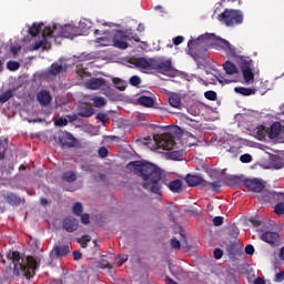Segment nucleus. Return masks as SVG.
<instances>
[{
	"mask_svg": "<svg viewBox=\"0 0 284 284\" xmlns=\"http://www.w3.org/2000/svg\"><path fill=\"white\" fill-rule=\"evenodd\" d=\"M126 168L130 172H134V174L141 176L144 181L143 187L145 190L153 192V194H161V169L145 161L130 162Z\"/></svg>",
	"mask_w": 284,
	"mask_h": 284,
	"instance_id": "obj_1",
	"label": "nucleus"
},
{
	"mask_svg": "<svg viewBox=\"0 0 284 284\" xmlns=\"http://www.w3.org/2000/svg\"><path fill=\"white\" fill-rule=\"evenodd\" d=\"M8 261L12 266V278L24 276L26 278H32L37 274V260L32 256L23 258L18 251H9L7 254Z\"/></svg>",
	"mask_w": 284,
	"mask_h": 284,
	"instance_id": "obj_2",
	"label": "nucleus"
},
{
	"mask_svg": "<svg viewBox=\"0 0 284 284\" xmlns=\"http://www.w3.org/2000/svg\"><path fill=\"white\" fill-rule=\"evenodd\" d=\"M181 132L179 126H173L166 133L153 136L154 146H149L151 150H166L169 159L172 161H181L183 152L176 150L174 135Z\"/></svg>",
	"mask_w": 284,
	"mask_h": 284,
	"instance_id": "obj_3",
	"label": "nucleus"
},
{
	"mask_svg": "<svg viewBox=\"0 0 284 284\" xmlns=\"http://www.w3.org/2000/svg\"><path fill=\"white\" fill-rule=\"evenodd\" d=\"M131 63L142 70H158L165 77H176L179 72L172 68V61L161 59L134 58Z\"/></svg>",
	"mask_w": 284,
	"mask_h": 284,
	"instance_id": "obj_4",
	"label": "nucleus"
},
{
	"mask_svg": "<svg viewBox=\"0 0 284 284\" xmlns=\"http://www.w3.org/2000/svg\"><path fill=\"white\" fill-rule=\"evenodd\" d=\"M192 45H207L215 48V50H224L226 54L234 57L236 54V49L227 40L216 37L214 33H206L201 36L197 40H190L189 48Z\"/></svg>",
	"mask_w": 284,
	"mask_h": 284,
	"instance_id": "obj_5",
	"label": "nucleus"
},
{
	"mask_svg": "<svg viewBox=\"0 0 284 284\" xmlns=\"http://www.w3.org/2000/svg\"><path fill=\"white\" fill-rule=\"evenodd\" d=\"M77 74L80 81L84 83V88H87V90H100V88H103V85H105V80H103V78L90 79L92 74L90 73V71H88V69L80 67L77 70Z\"/></svg>",
	"mask_w": 284,
	"mask_h": 284,
	"instance_id": "obj_6",
	"label": "nucleus"
},
{
	"mask_svg": "<svg viewBox=\"0 0 284 284\" xmlns=\"http://www.w3.org/2000/svg\"><path fill=\"white\" fill-rule=\"evenodd\" d=\"M219 21L229 27L239 26V23H243V13H241L239 10L226 9L219 16Z\"/></svg>",
	"mask_w": 284,
	"mask_h": 284,
	"instance_id": "obj_7",
	"label": "nucleus"
},
{
	"mask_svg": "<svg viewBox=\"0 0 284 284\" xmlns=\"http://www.w3.org/2000/svg\"><path fill=\"white\" fill-rule=\"evenodd\" d=\"M54 32H57V27L50 28V27H44L43 32H42V40L37 41L32 50H39L40 48H43L45 50L48 48V37H54Z\"/></svg>",
	"mask_w": 284,
	"mask_h": 284,
	"instance_id": "obj_8",
	"label": "nucleus"
},
{
	"mask_svg": "<svg viewBox=\"0 0 284 284\" xmlns=\"http://www.w3.org/2000/svg\"><path fill=\"white\" fill-rule=\"evenodd\" d=\"M172 250H187V240L185 239V233L180 229V232L171 240Z\"/></svg>",
	"mask_w": 284,
	"mask_h": 284,
	"instance_id": "obj_9",
	"label": "nucleus"
},
{
	"mask_svg": "<svg viewBox=\"0 0 284 284\" xmlns=\"http://www.w3.org/2000/svg\"><path fill=\"white\" fill-rule=\"evenodd\" d=\"M54 141H58L62 148H72V134L65 131H59L54 136Z\"/></svg>",
	"mask_w": 284,
	"mask_h": 284,
	"instance_id": "obj_10",
	"label": "nucleus"
},
{
	"mask_svg": "<svg viewBox=\"0 0 284 284\" xmlns=\"http://www.w3.org/2000/svg\"><path fill=\"white\" fill-rule=\"evenodd\" d=\"M130 38L125 36L123 32L118 31L113 38L114 48H119L120 50H128V45Z\"/></svg>",
	"mask_w": 284,
	"mask_h": 284,
	"instance_id": "obj_11",
	"label": "nucleus"
},
{
	"mask_svg": "<svg viewBox=\"0 0 284 284\" xmlns=\"http://www.w3.org/2000/svg\"><path fill=\"white\" fill-rule=\"evenodd\" d=\"M268 139H277V141H283L284 125H281L278 122L273 123L268 130Z\"/></svg>",
	"mask_w": 284,
	"mask_h": 284,
	"instance_id": "obj_12",
	"label": "nucleus"
},
{
	"mask_svg": "<svg viewBox=\"0 0 284 284\" xmlns=\"http://www.w3.org/2000/svg\"><path fill=\"white\" fill-rule=\"evenodd\" d=\"M241 70L243 73L244 83H246V85H251V83H254V73L252 72V64H250V62H244L241 64Z\"/></svg>",
	"mask_w": 284,
	"mask_h": 284,
	"instance_id": "obj_13",
	"label": "nucleus"
},
{
	"mask_svg": "<svg viewBox=\"0 0 284 284\" xmlns=\"http://www.w3.org/2000/svg\"><path fill=\"white\" fill-rule=\"evenodd\" d=\"M68 254H70L69 245H54L51 251V256H54L55 258H63V256H67Z\"/></svg>",
	"mask_w": 284,
	"mask_h": 284,
	"instance_id": "obj_14",
	"label": "nucleus"
},
{
	"mask_svg": "<svg viewBox=\"0 0 284 284\" xmlns=\"http://www.w3.org/2000/svg\"><path fill=\"white\" fill-rule=\"evenodd\" d=\"M248 190L252 192H263L265 184L261 180H250L246 182Z\"/></svg>",
	"mask_w": 284,
	"mask_h": 284,
	"instance_id": "obj_15",
	"label": "nucleus"
},
{
	"mask_svg": "<svg viewBox=\"0 0 284 284\" xmlns=\"http://www.w3.org/2000/svg\"><path fill=\"white\" fill-rule=\"evenodd\" d=\"M261 239L264 241V243H268V245H274V243L278 241V233L265 232L261 235Z\"/></svg>",
	"mask_w": 284,
	"mask_h": 284,
	"instance_id": "obj_16",
	"label": "nucleus"
},
{
	"mask_svg": "<svg viewBox=\"0 0 284 284\" xmlns=\"http://www.w3.org/2000/svg\"><path fill=\"white\" fill-rule=\"evenodd\" d=\"M172 275L176 278V281H185L187 274L183 272V268L176 266V265H171L170 266Z\"/></svg>",
	"mask_w": 284,
	"mask_h": 284,
	"instance_id": "obj_17",
	"label": "nucleus"
},
{
	"mask_svg": "<svg viewBox=\"0 0 284 284\" xmlns=\"http://www.w3.org/2000/svg\"><path fill=\"white\" fill-rule=\"evenodd\" d=\"M37 99L40 105H50L52 101V97H50V92L48 91H40L37 95Z\"/></svg>",
	"mask_w": 284,
	"mask_h": 284,
	"instance_id": "obj_18",
	"label": "nucleus"
},
{
	"mask_svg": "<svg viewBox=\"0 0 284 284\" xmlns=\"http://www.w3.org/2000/svg\"><path fill=\"white\" fill-rule=\"evenodd\" d=\"M186 183L191 187H194L196 185H201V183H203V185H205V181H203V178H201L199 175H189L186 178Z\"/></svg>",
	"mask_w": 284,
	"mask_h": 284,
	"instance_id": "obj_19",
	"label": "nucleus"
},
{
	"mask_svg": "<svg viewBox=\"0 0 284 284\" xmlns=\"http://www.w3.org/2000/svg\"><path fill=\"white\" fill-rule=\"evenodd\" d=\"M4 201L9 203V205H21V197L14 193H7L4 196Z\"/></svg>",
	"mask_w": 284,
	"mask_h": 284,
	"instance_id": "obj_20",
	"label": "nucleus"
},
{
	"mask_svg": "<svg viewBox=\"0 0 284 284\" xmlns=\"http://www.w3.org/2000/svg\"><path fill=\"white\" fill-rule=\"evenodd\" d=\"M61 72H63V65L59 64V62H53L47 70V73L51 74V77H57V74H61Z\"/></svg>",
	"mask_w": 284,
	"mask_h": 284,
	"instance_id": "obj_21",
	"label": "nucleus"
},
{
	"mask_svg": "<svg viewBox=\"0 0 284 284\" xmlns=\"http://www.w3.org/2000/svg\"><path fill=\"white\" fill-rule=\"evenodd\" d=\"M169 103L172 108H181V95L179 93L169 94Z\"/></svg>",
	"mask_w": 284,
	"mask_h": 284,
	"instance_id": "obj_22",
	"label": "nucleus"
},
{
	"mask_svg": "<svg viewBox=\"0 0 284 284\" xmlns=\"http://www.w3.org/2000/svg\"><path fill=\"white\" fill-rule=\"evenodd\" d=\"M43 30H45V26L43 23H33L31 28H29V34L31 37H37L39 32L43 33Z\"/></svg>",
	"mask_w": 284,
	"mask_h": 284,
	"instance_id": "obj_23",
	"label": "nucleus"
},
{
	"mask_svg": "<svg viewBox=\"0 0 284 284\" xmlns=\"http://www.w3.org/2000/svg\"><path fill=\"white\" fill-rule=\"evenodd\" d=\"M255 138L258 139V141H263L265 136H270V130L265 129V126H257L254 131Z\"/></svg>",
	"mask_w": 284,
	"mask_h": 284,
	"instance_id": "obj_24",
	"label": "nucleus"
},
{
	"mask_svg": "<svg viewBox=\"0 0 284 284\" xmlns=\"http://www.w3.org/2000/svg\"><path fill=\"white\" fill-rule=\"evenodd\" d=\"M223 69L226 72V74L232 75V74H239V69L236 65L230 61L224 62Z\"/></svg>",
	"mask_w": 284,
	"mask_h": 284,
	"instance_id": "obj_25",
	"label": "nucleus"
},
{
	"mask_svg": "<svg viewBox=\"0 0 284 284\" xmlns=\"http://www.w3.org/2000/svg\"><path fill=\"white\" fill-rule=\"evenodd\" d=\"M234 92L242 94V97H251V94H256V90L243 87H236Z\"/></svg>",
	"mask_w": 284,
	"mask_h": 284,
	"instance_id": "obj_26",
	"label": "nucleus"
},
{
	"mask_svg": "<svg viewBox=\"0 0 284 284\" xmlns=\"http://www.w3.org/2000/svg\"><path fill=\"white\" fill-rule=\"evenodd\" d=\"M139 103L140 105H144V108H152L154 105V99L142 95L139 98Z\"/></svg>",
	"mask_w": 284,
	"mask_h": 284,
	"instance_id": "obj_27",
	"label": "nucleus"
},
{
	"mask_svg": "<svg viewBox=\"0 0 284 284\" xmlns=\"http://www.w3.org/2000/svg\"><path fill=\"white\" fill-rule=\"evenodd\" d=\"M59 37L63 39H70V37H72V27L70 26L61 27Z\"/></svg>",
	"mask_w": 284,
	"mask_h": 284,
	"instance_id": "obj_28",
	"label": "nucleus"
},
{
	"mask_svg": "<svg viewBox=\"0 0 284 284\" xmlns=\"http://www.w3.org/2000/svg\"><path fill=\"white\" fill-rule=\"evenodd\" d=\"M169 189L171 192H181V190H183V183L180 180H174L169 183Z\"/></svg>",
	"mask_w": 284,
	"mask_h": 284,
	"instance_id": "obj_29",
	"label": "nucleus"
},
{
	"mask_svg": "<svg viewBox=\"0 0 284 284\" xmlns=\"http://www.w3.org/2000/svg\"><path fill=\"white\" fill-rule=\"evenodd\" d=\"M62 227L65 232H72V216H67L62 222Z\"/></svg>",
	"mask_w": 284,
	"mask_h": 284,
	"instance_id": "obj_30",
	"label": "nucleus"
},
{
	"mask_svg": "<svg viewBox=\"0 0 284 284\" xmlns=\"http://www.w3.org/2000/svg\"><path fill=\"white\" fill-rule=\"evenodd\" d=\"M112 81L118 90L123 91L128 87V83L119 78H113Z\"/></svg>",
	"mask_w": 284,
	"mask_h": 284,
	"instance_id": "obj_31",
	"label": "nucleus"
},
{
	"mask_svg": "<svg viewBox=\"0 0 284 284\" xmlns=\"http://www.w3.org/2000/svg\"><path fill=\"white\" fill-rule=\"evenodd\" d=\"M73 214H75V216H80L83 214V204L81 202H75L73 204Z\"/></svg>",
	"mask_w": 284,
	"mask_h": 284,
	"instance_id": "obj_32",
	"label": "nucleus"
},
{
	"mask_svg": "<svg viewBox=\"0 0 284 284\" xmlns=\"http://www.w3.org/2000/svg\"><path fill=\"white\" fill-rule=\"evenodd\" d=\"M12 97V90H7L0 94V103H8Z\"/></svg>",
	"mask_w": 284,
	"mask_h": 284,
	"instance_id": "obj_33",
	"label": "nucleus"
},
{
	"mask_svg": "<svg viewBox=\"0 0 284 284\" xmlns=\"http://www.w3.org/2000/svg\"><path fill=\"white\" fill-rule=\"evenodd\" d=\"M106 103L108 101L104 100V98L97 97L93 99V105H95V108H103Z\"/></svg>",
	"mask_w": 284,
	"mask_h": 284,
	"instance_id": "obj_34",
	"label": "nucleus"
},
{
	"mask_svg": "<svg viewBox=\"0 0 284 284\" xmlns=\"http://www.w3.org/2000/svg\"><path fill=\"white\" fill-rule=\"evenodd\" d=\"M7 68L11 72H14V71L19 70V68H21V64L19 62H17V61H9L7 63Z\"/></svg>",
	"mask_w": 284,
	"mask_h": 284,
	"instance_id": "obj_35",
	"label": "nucleus"
},
{
	"mask_svg": "<svg viewBox=\"0 0 284 284\" xmlns=\"http://www.w3.org/2000/svg\"><path fill=\"white\" fill-rule=\"evenodd\" d=\"M78 243L81 247H88V243H90V235H84L81 239H78Z\"/></svg>",
	"mask_w": 284,
	"mask_h": 284,
	"instance_id": "obj_36",
	"label": "nucleus"
},
{
	"mask_svg": "<svg viewBox=\"0 0 284 284\" xmlns=\"http://www.w3.org/2000/svg\"><path fill=\"white\" fill-rule=\"evenodd\" d=\"M63 183H72V171H68L62 174Z\"/></svg>",
	"mask_w": 284,
	"mask_h": 284,
	"instance_id": "obj_37",
	"label": "nucleus"
},
{
	"mask_svg": "<svg viewBox=\"0 0 284 284\" xmlns=\"http://www.w3.org/2000/svg\"><path fill=\"white\" fill-rule=\"evenodd\" d=\"M205 187H211V190H214V192H216V190H219V187H221V182H204Z\"/></svg>",
	"mask_w": 284,
	"mask_h": 284,
	"instance_id": "obj_38",
	"label": "nucleus"
},
{
	"mask_svg": "<svg viewBox=\"0 0 284 284\" xmlns=\"http://www.w3.org/2000/svg\"><path fill=\"white\" fill-rule=\"evenodd\" d=\"M79 216H80V221H81V223H83V225H89L90 224V214L82 213Z\"/></svg>",
	"mask_w": 284,
	"mask_h": 284,
	"instance_id": "obj_39",
	"label": "nucleus"
},
{
	"mask_svg": "<svg viewBox=\"0 0 284 284\" xmlns=\"http://www.w3.org/2000/svg\"><path fill=\"white\" fill-rule=\"evenodd\" d=\"M79 30H80V33H75V37L79 36V34H87L88 33V28L85 27V22L81 21L79 23Z\"/></svg>",
	"mask_w": 284,
	"mask_h": 284,
	"instance_id": "obj_40",
	"label": "nucleus"
},
{
	"mask_svg": "<svg viewBox=\"0 0 284 284\" xmlns=\"http://www.w3.org/2000/svg\"><path fill=\"white\" fill-rule=\"evenodd\" d=\"M204 97L206 99H209L210 101H215L216 100V92H214V91H206L204 93Z\"/></svg>",
	"mask_w": 284,
	"mask_h": 284,
	"instance_id": "obj_41",
	"label": "nucleus"
},
{
	"mask_svg": "<svg viewBox=\"0 0 284 284\" xmlns=\"http://www.w3.org/2000/svg\"><path fill=\"white\" fill-rule=\"evenodd\" d=\"M54 124L57 125V128H63L68 125V120L60 118L54 122Z\"/></svg>",
	"mask_w": 284,
	"mask_h": 284,
	"instance_id": "obj_42",
	"label": "nucleus"
},
{
	"mask_svg": "<svg viewBox=\"0 0 284 284\" xmlns=\"http://www.w3.org/2000/svg\"><path fill=\"white\" fill-rule=\"evenodd\" d=\"M275 213L278 215L284 214V203H278L277 205H275Z\"/></svg>",
	"mask_w": 284,
	"mask_h": 284,
	"instance_id": "obj_43",
	"label": "nucleus"
},
{
	"mask_svg": "<svg viewBox=\"0 0 284 284\" xmlns=\"http://www.w3.org/2000/svg\"><path fill=\"white\" fill-rule=\"evenodd\" d=\"M130 83L131 85H141V78L136 77V75H133L131 79H130Z\"/></svg>",
	"mask_w": 284,
	"mask_h": 284,
	"instance_id": "obj_44",
	"label": "nucleus"
},
{
	"mask_svg": "<svg viewBox=\"0 0 284 284\" xmlns=\"http://www.w3.org/2000/svg\"><path fill=\"white\" fill-rule=\"evenodd\" d=\"M240 161L242 163H251L252 162V155H250V154L241 155Z\"/></svg>",
	"mask_w": 284,
	"mask_h": 284,
	"instance_id": "obj_45",
	"label": "nucleus"
},
{
	"mask_svg": "<svg viewBox=\"0 0 284 284\" xmlns=\"http://www.w3.org/2000/svg\"><path fill=\"white\" fill-rule=\"evenodd\" d=\"M95 43H99L101 45H110V40L105 39V38H98L95 40Z\"/></svg>",
	"mask_w": 284,
	"mask_h": 284,
	"instance_id": "obj_46",
	"label": "nucleus"
},
{
	"mask_svg": "<svg viewBox=\"0 0 284 284\" xmlns=\"http://www.w3.org/2000/svg\"><path fill=\"white\" fill-rule=\"evenodd\" d=\"M219 81H220V83H221L222 85H225V84H227V83H236V81H239V79H232V80H230V79L223 78V79H220Z\"/></svg>",
	"mask_w": 284,
	"mask_h": 284,
	"instance_id": "obj_47",
	"label": "nucleus"
},
{
	"mask_svg": "<svg viewBox=\"0 0 284 284\" xmlns=\"http://www.w3.org/2000/svg\"><path fill=\"white\" fill-rule=\"evenodd\" d=\"M6 159V148L3 146V142L0 141V161Z\"/></svg>",
	"mask_w": 284,
	"mask_h": 284,
	"instance_id": "obj_48",
	"label": "nucleus"
},
{
	"mask_svg": "<svg viewBox=\"0 0 284 284\" xmlns=\"http://www.w3.org/2000/svg\"><path fill=\"white\" fill-rule=\"evenodd\" d=\"M213 224L219 227V225H223V217L216 216L213 219Z\"/></svg>",
	"mask_w": 284,
	"mask_h": 284,
	"instance_id": "obj_49",
	"label": "nucleus"
},
{
	"mask_svg": "<svg viewBox=\"0 0 284 284\" xmlns=\"http://www.w3.org/2000/svg\"><path fill=\"white\" fill-rule=\"evenodd\" d=\"M214 257L215 258H223V251L221 248H215L214 250Z\"/></svg>",
	"mask_w": 284,
	"mask_h": 284,
	"instance_id": "obj_50",
	"label": "nucleus"
},
{
	"mask_svg": "<svg viewBox=\"0 0 284 284\" xmlns=\"http://www.w3.org/2000/svg\"><path fill=\"white\" fill-rule=\"evenodd\" d=\"M73 258L74 261H81L83 258V254L79 251L73 252Z\"/></svg>",
	"mask_w": 284,
	"mask_h": 284,
	"instance_id": "obj_51",
	"label": "nucleus"
},
{
	"mask_svg": "<svg viewBox=\"0 0 284 284\" xmlns=\"http://www.w3.org/2000/svg\"><path fill=\"white\" fill-rule=\"evenodd\" d=\"M100 267L102 270H105V267H108L109 270H112V264L106 261H102V263L100 264Z\"/></svg>",
	"mask_w": 284,
	"mask_h": 284,
	"instance_id": "obj_52",
	"label": "nucleus"
},
{
	"mask_svg": "<svg viewBox=\"0 0 284 284\" xmlns=\"http://www.w3.org/2000/svg\"><path fill=\"white\" fill-rule=\"evenodd\" d=\"M99 155L104 159V156H108V149L106 148H101L99 150Z\"/></svg>",
	"mask_w": 284,
	"mask_h": 284,
	"instance_id": "obj_53",
	"label": "nucleus"
},
{
	"mask_svg": "<svg viewBox=\"0 0 284 284\" xmlns=\"http://www.w3.org/2000/svg\"><path fill=\"white\" fill-rule=\"evenodd\" d=\"M125 261H128V255H123L122 257H120V260L116 263L118 267H121V265H123Z\"/></svg>",
	"mask_w": 284,
	"mask_h": 284,
	"instance_id": "obj_54",
	"label": "nucleus"
},
{
	"mask_svg": "<svg viewBox=\"0 0 284 284\" xmlns=\"http://www.w3.org/2000/svg\"><path fill=\"white\" fill-rule=\"evenodd\" d=\"M98 119L102 121V123H105V121H108V115L105 113H99Z\"/></svg>",
	"mask_w": 284,
	"mask_h": 284,
	"instance_id": "obj_55",
	"label": "nucleus"
},
{
	"mask_svg": "<svg viewBox=\"0 0 284 284\" xmlns=\"http://www.w3.org/2000/svg\"><path fill=\"white\" fill-rule=\"evenodd\" d=\"M245 252H246V254H250V255L254 254V246L247 245L245 247Z\"/></svg>",
	"mask_w": 284,
	"mask_h": 284,
	"instance_id": "obj_56",
	"label": "nucleus"
},
{
	"mask_svg": "<svg viewBox=\"0 0 284 284\" xmlns=\"http://www.w3.org/2000/svg\"><path fill=\"white\" fill-rule=\"evenodd\" d=\"M175 45H180V43H183V37L179 36L173 40Z\"/></svg>",
	"mask_w": 284,
	"mask_h": 284,
	"instance_id": "obj_57",
	"label": "nucleus"
},
{
	"mask_svg": "<svg viewBox=\"0 0 284 284\" xmlns=\"http://www.w3.org/2000/svg\"><path fill=\"white\" fill-rule=\"evenodd\" d=\"M19 50H21V47H12L11 48V52L13 53L14 57H17V54H19Z\"/></svg>",
	"mask_w": 284,
	"mask_h": 284,
	"instance_id": "obj_58",
	"label": "nucleus"
},
{
	"mask_svg": "<svg viewBox=\"0 0 284 284\" xmlns=\"http://www.w3.org/2000/svg\"><path fill=\"white\" fill-rule=\"evenodd\" d=\"M284 278V273H277L275 276V281L281 282Z\"/></svg>",
	"mask_w": 284,
	"mask_h": 284,
	"instance_id": "obj_59",
	"label": "nucleus"
},
{
	"mask_svg": "<svg viewBox=\"0 0 284 284\" xmlns=\"http://www.w3.org/2000/svg\"><path fill=\"white\" fill-rule=\"evenodd\" d=\"M254 284H265V280L257 277L255 278Z\"/></svg>",
	"mask_w": 284,
	"mask_h": 284,
	"instance_id": "obj_60",
	"label": "nucleus"
},
{
	"mask_svg": "<svg viewBox=\"0 0 284 284\" xmlns=\"http://www.w3.org/2000/svg\"><path fill=\"white\" fill-rule=\"evenodd\" d=\"M165 283L166 284H176V282L174 280L170 278V277L165 278Z\"/></svg>",
	"mask_w": 284,
	"mask_h": 284,
	"instance_id": "obj_61",
	"label": "nucleus"
},
{
	"mask_svg": "<svg viewBox=\"0 0 284 284\" xmlns=\"http://www.w3.org/2000/svg\"><path fill=\"white\" fill-rule=\"evenodd\" d=\"M41 205H48V200L45 197H42L40 200Z\"/></svg>",
	"mask_w": 284,
	"mask_h": 284,
	"instance_id": "obj_62",
	"label": "nucleus"
},
{
	"mask_svg": "<svg viewBox=\"0 0 284 284\" xmlns=\"http://www.w3.org/2000/svg\"><path fill=\"white\" fill-rule=\"evenodd\" d=\"M280 258H282V261H284V246L282 247V250L280 252Z\"/></svg>",
	"mask_w": 284,
	"mask_h": 284,
	"instance_id": "obj_63",
	"label": "nucleus"
},
{
	"mask_svg": "<svg viewBox=\"0 0 284 284\" xmlns=\"http://www.w3.org/2000/svg\"><path fill=\"white\" fill-rule=\"evenodd\" d=\"M143 30H145V27L143 24H139L138 31L139 32H143Z\"/></svg>",
	"mask_w": 284,
	"mask_h": 284,
	"instance_id": "obj_64",
	"label": "nucleus"
}]
</instances>
